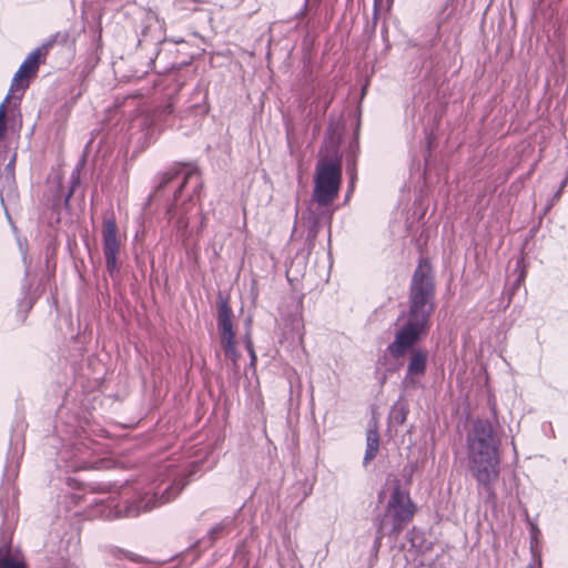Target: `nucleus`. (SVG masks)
<instances>
[{
  "label": "nucleus",
  "mask_w": 568,
  "mask_h": 568,
  "mask_svg": "<svg viewBox=\"0 0 568 568\" xmlns=\"http://www.w3.org/2000/svg\"><path fill=\"white\" fill-rule=\"evenodd\" d=\"M433 311L434 282L430 268L426 263H419L412 280L409 310L397 318L394 341L387 346L394 358L404 356L426 336Z\"/></svg>",
  "instance_id": "1"
},
{
  "label": "nucleus",
  "mask_w": 568,
  "mask_h": 568,
  "mask_svg": "<svg viewBox=\"0 0 568 568\" xmlns=\"http://www.w3.org/2000/svg\"><path fill=\"white\" fill-rule=\"evenodd\" d=\"M468 468L479 488L495 498L494 484L499 478L500 439L493 423L477 419L467 434Z\"/></svg>",
  "instance_id": "2"
},
{
  "label": "nucleus",
  "mask_w": 568,
  "mask_h": 568,
  "mask_svg": "<svg viewBox=\"0 0 568 568\" xmlns=\"http://www.w3.org/2000/svg\"><path fill=\"white\" fill-rule=\"evenodd\" d=\"M313 181L311 205H316L331 220L334 212L332 205L338 197L342 185V156L335 144L321 149Z\"/></svg>",
  "instance_id": "3"
},
{
  "label": "nucleus",
  "mask_w": 568,
  "mask_h": 568,
  "mask_svg": "<svg viewBox=\"0 0 568 568\" xmlns=\"http://www.w3.org/2000/svg\"><path fill=\"white\" fill-rule=\"evenodd\" d=\"M389 491L385 513L377 523L375 544L379 545L385 535L398 536L404 527L413 519L415 506L409 493L404 489L398 479L388 480L382 494ZM379 495V497L382 496Z\"/></svg>",
  "instance_id": "4"
},
{
  "label": "nucleus",
  "mask_w": 568,
  "mask_h": 568,
  "mask_svg": "<svg viewBox=\"0 0 568 568\" xmlns=\"http://www.w3.org/2000/svg\"><path fill=\"white\" fill-rule=\"evenodd\" d=\"M173 180H179V189L174 192L175 201L180 200L184 193L187 195V204L182 212L178 213L176 211H173V209H170L169 211L172 213V217L180 214L176 220V227L184 235L189 225V220L184 216V213L189 211L190 205H195L199 201V193L203 186V182L195 166L185 165L179 171L166 172L163 174L159 187H164Z\"/></svg>",
  "instance_id": "5"
},
{
  "label": "nucleus",
  "mask_w": 568,
  "mask_h": 568,
  "mask_svg": "<svg viewBox=\"0 0 568 568\" xmlns=\"http://www.w3.org/2000/svg\"><path fill=\"white\" fill-rule=\"evenodd\" d=\"M163 481L159 485L154 483L141 493L132 501L125 500L123 505H116L115 517H136L141 513L149 511L154 507L161 506L175 498L183 489L184 484L176 480L164 488Z\"/></svg>",
  "instance_id": "6"
},
{
  "label": "nucleus",
  "mask_w": 568,
  "mask_h": 568,
  "mask_svg": "<svg viewBox=\"0 0 568 568\" xmlns=\"http://www.w3.org/2000/svg\"><path fill=\"white\" fill-rule=\"evenodd\" d=\"M122 237L119 233L115 219L106 217L102 226V246L108 272L113 275L119 272V254L122 246Z\"/></svg>",
  "instance_id": "7"
},
{
  "label": "nucleus",
  "mask_w": 568,
  "mask_h": 568,
  "mask_svg": "<svg viewBox=\"0 0 568 568\" xmlns=\"http://www.w3.org/2000/svg\"><path fill=\"white\" fill-rule=\"evenodd\" d=\"M14 162L16 155L11 158V160L0 174V201L10 223L12 222L8 213V205L16 204L19 197L16 184Z\"/></svg>",
  "instance_id": "8"
},
{
  "label": "nucleus",
  "mask_w": 568,
  "mask_h": 568,
  "mask_svg": "<svg viewBox=\"0 0 568 568\" xmlns=\"http://www.w3.org/2000/svg\"><path fill=\"white\" fill-rule=\"evenodd\" d=\"M217 326L221 334V342L225 352V355L235 359L236 351L234 344V331L232 324V312L226 303H222L219 306Z\"/></svg>",
  "instance_id": "9"
},
{
  "label": "nucleus",
  "mask_w": 568,
  "mask_h": 568,
  "mask_svg": "<svg viewBox=\"0 0 568 568\" xmlns=\"http://www.w3.org/2000/svg\"><path fill=\"white\" fill-rule=\"evenodd\" d=\"M427 357L428 353L425 349L418 348L413 351L404 379V384L406 386H416L417 382L415 381V376L424 375L426 371Z\"/></svg>",
  "instance_id": "10"
},
{
  "label": "nucleus",
  "mask_w": 568,
  "mask_h": 568,
  "mask_svg": "<svg viewBox=\"0 0 568 568\" xmlns=\"http://www.w3.org/2000/svg\"><path fill=\"white\" fill-rule=\"evenodd\" d=\"M53 41H49L44 43L41 48L33 50L22 62L19 70L14 74L13 81H20L27 78L29 74L36 73L39 67L40 58L42 54H45Z\"/></svg>",
  "instance_id": "11"
},
{
  "label": "nucleus",
  "mask_w": 568,
  "mask_h": 568,
  "mask_svg": "<svg viewBox=\"0 0 568 568\" xmlns=\"http://www.w3.org/2000/svg\"><path fill=\"white\" fill-rule=\"evenodd\" d=\"M408 415V406L403 399H398L390 408L388 422L390 425H403Z\"/></svg>",
  "instance_id": "12"
},
{
  "label": "nucleus",
  "mask_w": 568,
  "mask_h": 568,
  "mask_svg": "<svg viewBox=\"0 0 568 568\" xmlns=\"http://www.w3.org/2000/svg\"><path fill=\"white\" fill-rule=\"evenodd\" d=\"M0 568H23L22 561L11 555L10 546L7 541L0 546Z\"/></svg>",
  "instance_id": "13"
},
{
  "label": "nucleus",
  "mask_w": 568,
  "mask_h": 568,
  "mask_svg": "<svg viewBox=\"0 0 568 568\" xmlns=\"http://www.w3.org/2000/svg\"><path fill=\"white\" fill-rule=\"evenodd\" d=\"M172 112H173V106H172V104L169 103V104L162 106L161 109H159L158 111H155L151 118L145 116L143 119V121L144 122L150 121V125H155L156 122L164 120L168 115L172 114Z\"/></svg>",
  "instance_id": "14"
},
{
  "label": "nucleus",
  "mask_w": 568,
  "mask_h": 568,
  "mask_svg": "<svg viewBox=\"0 0 568 568\" xmlns=\"http://www.w3.org/2000/svg\"><path fill=\"white\" fill-rule=\"evenodd\" d=\"M366 447L379 448V434L376 426L366 433Z\"/></svg>",
  "instance_id": "15"
},
{
  "label": "nucleus",
  "mask_w": 568,
  "mask_h": 568,
  "mask_svg": "<svg viewBox=\"0 0 568 568\" xmlns=\"http://www.w3.org/2000/svg\"><path fill=\"white\" fill-rule=\"evenodd\" d=\"M389 1L388 0H374V22L378 19V12L382 9L388 10L389 9Z\"/></svg>",
  "instance_id": "16"
},
{
  "label": "nucleus",
  "mask_w": 568,
  "mask_h": 568,
  "mask_svg": "<svg viewBox=\"0 0 568 568\" xmlns=\"http://www.w3.org/2000/svg\"><path fill=\"white\" fill-rule=\"evenodd\" d=\"M568 185V174L566 178L561 181L560 186L558 191L554 194L551 203L548 205V210L551 207L555 201H558L562 194L564 189Z\"/></svg>",
  "instance_id": "17"
},
{
  "label": "nucleus",
  "mask_w": 568,
  "mask_h": 568,
  "mask_svg": "<svg viewBox=\"0 0 568 568\" xmlns=\"http://www.w3.org/2000/svg\"><path fill=\"white\" fill-rule=\"evenodd\" d=\"M53 568H74V566L68 557L61 555L60 560L54 565Z\"/></svg>",
  "instance_id": "18"
},
{
  "label": "nucleus",
  "mask_w": 568,
  "mask_h": 568,
  "mask_svg": "<svg viewBox=\"0 0 568 568\" xmlns=\"http://www.w3.org/2000/svg\"><path fill=\"white\" fill-rule=\"evenodd\" d=\"M377 453H378L377 448L366 447L365 456H364V463L367 464L368 462L374 459L375 456L377 455Z\"/></svg>",
  "instance_id": "19"
},
{
  "label": "nucleus",
  "mask_w": 568,
  "mask_h": 568,
  "mask_svg": "<svg viewBox=\"0 0 568 568\" xmlns=\"http://www.w3.org/2000/svg\"><path fill=\"white\" fill-rule=\"evenodd\" d=\"M8 100H9V98L7 97L6 100L2 102V104L0 105V123H2V121L6 116V103ZM3 131H4V125L0 124V136L2 135Z\"/></svg>",
  "instance_id": "20"
},
{
  "label": "nucleus",
  "mask_w": 568,
  "mask_h": 568,
  "mask_svg": "<svg viewBox=\"0 0 568 568\" xmlns=\"http://www.w3.org/2000/svg\"><path fill=\"white\" fill-rule=\"evenodd\" d=\"M115 557L119 558V559L129 558L132 561H136L140 558L139 556H134V555L125 552L123 550H118L115 552Z\"/></svg>",
  "instance_id": "21"
},
{
  "label": "nucleus",
  "mask_w": 568,
  "mask_h": 568,
  "mask_svg": "<svg viewBox=\"0 0 568 568\" xmlns=\"http://www.w3.org/2000/svg\"><path fill=\"white\" fill-rule=\"evenodd\" d=\"M223 529H224V526L222 524L213 527L209 532L211 540H214Z\"/></svg>",
  "instance_id": "22"
},
{
  "label": "nucleus",
  "mask_w": 568,
  "mask_h": 568,
  "mask_svg": "<svg viewBox=\"0 0 568 568\" xmlns=\"http://www.w3.org/2000/svg\"><path fill=\"white\" fill-rule=\"evenodd\" d=\"M70 547H73L75 549L77 547V541L72 542L71 539L68 540V545L65 547V552L69 554L70 552Z\"/></svg>",
  "instance_id": "23"
},
{
  "label": "nucleus",
  "mask_w": 568,
  "mask_h": 568,
  "mask_svg": "<svg viewBox=\"0 0 568 568\" xmlns=\"http://www.w3.org/2000/svg\"><path fill=\"white\" fill-rule=\"evenodd\" d=\"M72 193H73V187H71V190L69 191V193H68V195L65 197V202L67 203L69 202V199L71 197Z\"/></svg>",
  "instance_id": "24"
},
{
  "label": "nucleus",
  "mask_w": 568,
  "mask_h": 568,
  "mask_svg": "<svg viewBox=\"0 0 568 568\" xmlns=\"http://www.w3.org/2000/svg\"><path fill=\"white\" fill-rule=\"evenodd\" d=\"M248 351H250V353H251L252 361H254V359H255V354H254V352H253L252 347H248Z\"/></svg>",
  "instance_id": "25"
},
{
  "label": "nucleus",
  "mask_w": 568,
  "mask_h": 568,
  "mask_svg": "<svg viewBox=\"0 0 568 568\" xmlns=\"http://www.w3.org/2000/svg\"><path fill=\"white\" fill-rule=\"evenodd\" d=\"M72 179H75L77 181L79 180V176H75L74 174L72 175Z\"/></svg>",
  "instance_id": "26"
},
{
  "label": "nucleus",
  "mask_w": 568,
  "mask_h": 568,
  "mask_svg": "<svg viewBox=\"0 0 568 568\" xmlns=\"http://www.w3.org/2000/svg\"><path fill=\"white\" fill-rule=\"evenodd\" d=\"M72 179H75L77 181L79 180V176H75L74 174L72 175Z\"/></svg>",
  "instance_id": "27"
},
{
  "label": "nucleus",
  "mask_w": 568,
  "mask_h": 568,
  "mask_svg": "<svg viewBox=\"0 0 568 568\" xmlns=\"http://www.w3.org/2000/svg\"><path fill=\"white\" fill-rule=\"evenodd\" d=\"M307 2H308V0H305L304 8H306V7H307Z\"/></svg>",
  "instance_id": "28"
},
{
  "label": "nucleus",
  "mask_w": 568,
  "mask_h": 568,
  "mask_svg": "<svg viewBox=\"0 0 568 568\" xmlns=\"http://www.w3.org/2000/svg\"><path fill=\"white\" fill-rule=\"evenodd\" d=\"M528 568H531V567H528Z\"/></svg>",
  "instance_id": "29"
}]
</instances>
